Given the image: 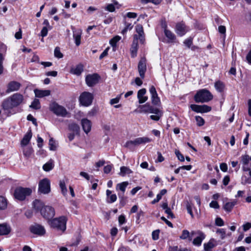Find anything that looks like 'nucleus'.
<instances>
[{
    "mask_svg": "<svg viewBox=\"0 0 251 251\" xmlns=\"http://www.w3.org/2000/svg\"><path fill=\"white\" fill-rule=\"evenodd\" d=\"M135 30L137 34H134L133 36V41L130 48L131 56L132 58L137 56L138 48V40H139L142 44H144L145 42V33L143 26L140 24L137 25L135 26Z\"/></svg>",
    "mask_w": 251,
    "mask_h": 251,
    "instance_id": "nucleus-1",
    "label": "nucleus"
},
{
    "mask_svg": "<svg viewBox=\"0 0 251 251\" xmlns=\"http://www.w3.org/2000/svg\"><path fill=\"white\" fill-rule=\"evenodd\" d=\"M24 100V97L20 93L14 94L5 99L2 103L4 110H9L20 105Z\"/></svg>",
    "mask_w": 251,
    "mask_h": 251,
    "instance_id": "nucleus-2",
    "label": "nucleus"
},
{
    "mask_svg": "<svg viewBox=\"0 0 251 251\" xmlns=\"http://www.w3.org/2000/svg\"><path fill=\"white\" fill-rule=\"evenodd\" d=\"M213 96L210 92L206 89H202L196 93L194 100L196 102H207L213 99Z\"/></svg>",
    "mask_w": 251,
    "mask_h": 251,
    "instance_id": "nucleus-3",
    "label": "nucleus"
},
{
    "mask_svg": "<svg viewBox=\"0 0 251 251\" xmlns=\"http://www.w3.org/2000/svg\"><path fill=\"white\" fill-rule=\"evenodd\" d=\"M67 219L65 216H61L59 218H54L49 220L50 226L58 230L64 231L66 229V223Z\"/></svg>",
    "mask_w": 251,
    "mask_h": 251,
    "instance_id": "nucleus-4",
    "label": "nucleus"
},
{
    "mask_svg": "<svg viewBox=\"0 0 251 251\" xmlns=\"http://www.w3.org/2000/svg\"><path fill=\"white\" fill-rule=\"evenodd\" d=\"M32 190L29 188L19 187L15 189L14 195L15 198L20 201L24 200L26 196H29Z\"/></svg>",
    "mask_w": 251,
    "mask_h": 251,
    "instance_id": "nucleus-5",
    "label": "nucleus"
},
{
    "mask_svg": "<svg viewBox=\"0 0 251 251\" xmlns=\"http://www.w3.org/2000/svg\"><path fill=\"white\" fill-rule=\"evenodd\" d=\"M50 111L58 116L65 117L68 114L66 109L64 106L59 105L55 102H53L50 104Z\"/></svg>",
    "mask_w": 251,
    "mask_h": 251,
    "instance_id": "nucleus-6",
    "label": "nucleus"
},
{
    "mask_svg": "<svg viewBox=\"0 0 251 251\" xmlns=\"http://www.w3.org/2000/svg\"><path fill=\"white\" fill-rule=\"evenodd\" d=\"M151 139L147 137H138L134 140L128 141L125 145V147L129 149H131L133 147L138 146L140 144L150 143Z\"/></svg>",
    "mask_w": 251,
    "mask_h": 251,
    "instance_id": "nucleus-7",
    "label": "nucleus"
},
{
    "mask_svg": "<svg viewBox=\"0 0 251 251\" xmlns=\"http://www.w3.org/2000/svg\"><path fill=\"white\" fill-rule=\"evenodd\" d=\"M50 192V180L45 178L39 182L38 192L40 194H48Z\"/></svg>",
    "mask_w": 251,
    "mask_h": 251,
    "instance_id": "nucleus-8",
    "label": "nucleus"
},
{
    "mask_svg": "<svg viewBox=\"0 0 251 251\" xmlns=\"http://www.w3.org/2000/svg\"><path fill=\"white\" fill-rule=\"evenodd\" d=\"M94 99L93 95L88 92H84L79 96L80 103L83 106H88L92 103Z\"/></svg>",
    "mask_w": 251,
    "mask_h": 251,
    "instance_id": "nucleus-9",
    "label": "nucleus"
},
{
    "mask_svg": "<svg viewBox=\"0 0 251 251\" xmlns=\"http://www.w3.org/2000/svg\"><path fill=\"white\" fill-rule=\"evenodd\" d=\"M100 78V76L96 73L88 75L85 77L86 83L89 87H93L98 83Z\"/></svg>",
    "mask_w": 251,
    "mask_h": 251,
    "instance_id": "nucleus-10",
    "label": "nucleus"
},
{
    "mask_svg": "<svg viewBox=\"0 0 251 251\" xmlns=\"http://www.w3.org/2000/svg\"><path fill=\"white\" fill-rule=\"evenodd\" d=\"M191 235L192 236L197 235V236L195 238L193 241V244L196 246H200L203 240H204L205 237V235L204 233L200 230H198L197 231H192L191 232Z\"/></svg>",
    "mask_w": 251,
    "mask_h": 251,
    "instance_id": "nucleus-11",
    "label": "nucleus"
},
{
    "mask_svg": "<svg viewBox=\"0 0 251 251\" xmlns=\"http://www.w3.org/2000/svg\"><path fill=\"white\" fill-rule=\"evenodd\" d=\"M41 214L44 218L50 220L54 216L55 211L52 207L50 206H46L41 210Z\"/></svg>",
    "mask_w": 251,
    "mask_h": 251,
    "instance_id": "nucleus-12",
    "label": "nucleus"
},
{
    "mask_svg": "<svg viewBox=\"0 0 251 251\" xmlns=\"http://www.w3.org/2000/svg\"><path fill=\"white\" fill-rule=\"evenodd\" d=\"M190 30L189 27L186 26L183 22L176 24V32L177 35L182 36Z\"/></svg>",
    "mask_w": 251,
    "mask_h": 251,
    "instance_id": "nucleus-13",
    "label": "nucleus"
},
{
    "mask_svg": "<svg viewBox=\"0 0 251 251\" xmlns=\"http://www.w3.org/2000/svg\"><path fill=\"white\" fill-rule=\"evenodd\" d=\"M138 70L142 78L145 77V74L147 70L146 59L145 57L141 58L138 65Z\"/></svg>",
    "mask_w": 251,
    "mask_h": 251,
    "instance_id": "nucleus-14",
    "label": "nucleus"
},
{
    "mask_svg": "<svg viewBox=\"0 0 251 251\" xmlns=\"http://www.w3.org/2000/svg\"><path fill=\"white\" fill-rule=\"evenodd\" d=\"M30 231L32 233L39 236H42L46 233L45 228L43 226L38 224L31 226L30 227Z\"/></svg>",
    "mask_w": 251,
    "mask_h": 251,
    "instance_id": "nucleus-15",
    "label": "nucleus"
},
{
    "mask_svg": "<svg viewBox=\"0 0 251 251\" xmlns=\"http://www.w3.org/2000/svg\"><path fill=\"white\" fill-rule=\"evenodd\" d=\"M72 29L73 32V37L75 40V44L76 46H78L81 43L82 30L80 29H76L73 26H72Z\"/></svg>",
    "mask_w": 251,
    "mask_h": 251,
    "instance_id": "nucleus-16",
    "label": "nucleus"
},
{
    "mask_svg": "<svg viewBox=\"0 0 251 251\" xmlns=\"http://www.w3.org/2000/svg\"><path fill=\"white\" fill-rule=\"evenodd\" d=\"M150 92L151 94V99L152 103L154 105H158L160 103V99L158 96L155 88L151 86L150 89Z\"/></svg>",
    "mask_w": 251,
    "mask_h": 251,
    "instance_id": "nucleus-17",
    "label": "nucleus"
},
{
    "mask_svg": "<svg viewBox=\"0 0 251 251\" xmlns=\"http://www.w3.org/2000/svg\"><path fill=\"white\" fill-rule=\"evenodd\" d=\"M81 125L85 133L88 134L91 131L92 123L89 120L86 118L82 119L81 121Z\"/></svg>",
    "mask_w": 251,
    "mask_h": 251,
    "instance_id": "nucleus-18",
    "label": "nucleus"
},
{
    "mask_svg": "<svg viewBox=\"0 0 251 251\" xmlns=\"http://www.w3.org/2000/svg\"><path fill=\"white\" fill-rule=\"evenodd\" d=\"M21 87V84L17 81H13L10 82L7 85L6 90L7 93L18 91Z\"/></svg>",
    "mask_w": 251,
    "mask_h": 251,
    "instance_id": "nucleus-19",
    "label": "nucleus"
},
{
    "mask_svg": "<svg viewBox=\"0 0 251 251\" xmlns=\"http://www.w3.org/2000/svg\"><path fill=\"white\" fill-rule=\"evenodd\" d=\"M11 231V228L9 225L6 223L0 224V235H7Z\"/></svg>",
    "mask_w": 251,
    "mask_h": 251,
    "instance_id": "nucleus-20",
    "label": "nucleus"
},
{
    "mask_svg": "<svg viewBox=\"0 0 251 251\" xmlns=\"http://www.w3.org/2000/svg\"><path fill=\"white\" fill-rule=\"evenodd\" d=\"M84 66L81 64H79L75 67H72L70 70V73L72 74L79 75L83 71Z\"/></svg>",
    "mask_w": 251,
    "mask_h": 251,
    "instance_id": "nucleus-21",
    "label": "nucleus"
},
{
    "mask_svg": "<svg viewBox=\"0 0 251 251\" xmlns=\"http://www.w3.org/2000/svg\"><path fill=\"white\" fill-rule=\"evenodd\" d=\"M146 93V90L145 88L139 90L137 94V98L139 100V103H143L146 102L148 100V97L144 96Z\"/></svg>",
    "mask_w": 251,
    "mask_h": 251,
    "instance_id": "nucleus-22",
    "label": "nucleus"
},
{
    "mask_svg": "<svg viewBox=\"0 0 251 251\" xmlns=\"http://www.w3.org/2000/svg\"><path fill=\"white\" fill-rule=\"evenodd\" d=\"M35 95L37 98H43L48 96L50 94V91L49 90H39L36 89L34 90Z\"/></svg>",
    "mask_w": 251,
    "mask_h": 251,
    "instance_id": "nucleus-23",
    "label": "nucleus"
},
{
    "mask_svg": "<svg viewBox=\"0 0 251 251\" xmlns=\"http://www.w3.org/2000/svg\"><path fill=\"white\" fill-rule=\"evenodd\" d=\"M164 32L165 36L167 38V42L168 43H173L175 42L176 40V36L171 30L168 29L165 30Z\"/></svg>",
    "mask_w": 251,
    "mask_h": 251,
    "instance_id": "nucleus-24",
    "label": "nucleus"
},
{
    "mask_svg": "<svg viewBox=\"0 0 251 251\" xmlns=\"http://www.w3.org/2000/svg\"><path fill=\"white\" fill-rule=\"evenodd\" d=\"M32 137V132L31 130L27 132L26 134L25 135L23 139L21 142V145L22 147L26 146L29 142Z\"/></svg>",
    "mask_w": 251,
    "mask_h": 251,
    "instance_id": "nucleus-25",
    "label": "nucleus"
},
{
    "mask_svg": "<svg viewBox=\"0 0 251 251\" xmlns=\"http://www.w3.org/2000/svg\"><path fill=\"white\" fill-rule=\"evenodd\" d=\"M33 205L34 209L38 211H40L41 213V210L45 206L44 203L39 200H35L33 202Z\"/></svg>",
    "mask_w": 251,
    "mask_h": 251,
    "instance_id": "nucleus-26",
    "label": "nucleus"
},
{
    "mask_svg": "<svg viewBox=\"0 0 251 251\" xmlns=\"http://www.w3.org/2000/svg\"><path fill=\"white\" fill-rule=\"evenodd\" d=\"M7 205L8 201L6 198L3 196H0V211L5 210Z\"/></svg>",
    "mask_w": 251,
    "mask_h": 251,
    "instance_id": "nucleus-27",
    "label": "nucleus"
},
{
    "mask_svg": "<svg viewBox=\"0 0 251 251\" xmlns=\"http://www.w3.org/2000/svg\"><path fill=\"white\" fill-rule=\"evenodd\" d=\"M54 167L53 161L50 159L48 162L45 164L43 166V170L46 172H49Z\"/></svg>",
    "mask_w": 251,
    "mask_h": 251,
    "instance_id": "nucleus-28",
    "label": "nucleus"
},
{
    "mask_svg": "<svg viewBox=\"0 0 251 251\" xmlns=\"http://www.w3.org/2000/svg\"><path fill=\"white\" fill-rule=\"evenodd\" d=\"M215 241L214 239H211L208 243H204L203 245L204 250L205 251H208L214 248L215 246Z\"/></svg>",
    "mask_w": 251,
    "mask_h": 251,
    "instance_id": "nucleus-29",
    "label": "nucleus"
},
{
    "mask_svg": "<svg viewBox=\"0 0 251 251\" xmlns=\"http://www.w3.org/2000/svg\"><path fill=\"white\" fill-rule=\"evenodd\" d=\"M140 112L143 113H150L151 108V105L149 103H147L145 104L140 105Z\"/></svg>",
    "mask_w": 251,
    "mask_h": 251,
    "instance_id": "nucleus-30",
    "label": "nucleus"
},
{
    "mask_svg": "<svg viewBox=\"0 0 251 251\" xmlns=\"http://www.w3.org/2000/svg\"><path fill=\"white\" fill-rule=\"evenodd\" d=\"M236 204V201H233L231 202H227L224 206V209L227 212H230L233 207Z\"/></svg>",
    "mask_w": 251,
    "mask_h": 251,
    "instance_id": "nucleus-31",
    "label": "nucleus"
},
{
    "mask_svg": "<svg viewBox=\"0 0 251 251\" xmlns=\"http://www.w3.org/2000/svg\"><path fill=\"white\" fill-rule=\"evenodd\" d=\"M132 173V171L127 167L122 166L120 168V172L119 175L121 176H124L126 174Z\"/></svg>",
    "mask_w": 251,
    "mask_h": 251,
    "instance_id": "nucleus-32",
    "label": "nucleus"
},
{
    "mask_svg": "<svg viewBox=\"0 0 251 251\" xmlns=\"http://www.w3.org/2000/svg\"><path fill=\"white\" fill-rule=\"evenodd\" d=\"M68 128L70 131H72L75 133H78L80 129L79 126L74 123L70 124Z\"/></svg>",
    "mask_w": 251,
    "mask_h": 251,
    "instance_id": "nucleus-33",
    "label": "nucleus"
},
{
    "mask_svg": "<svg viewBox=\"0 0 251 251\" xmlns=\"http://www.w3.org/2000/svg\"><path fill=\"white\" fill-rule=\"evenodd\" d=\"M128 185L127 181H124L120 183H118L116 186V189H119L124 194L126 191V188Z\"/></svg>",
    "mask_w": 251,
    "mask_h": 251,
    "instance_id": "nucleus-34",
    "label": "nucleus"
},
{
    "mask_svg": "<svg viewBox=\"0 0 251 251\" xmlns=\"http://www.w3.org/2000/svg\"><path fill=\"white\" fill-rule=\"evenodd\" d=\"M59 187L61 190V193L63 196H65L67 193V189L64 180H61L59 181Z\"/></svg>",
    "mask_w": 251,
    "mask_h": 251,
    "instance_id": "nucleus-35",
    "label": "nucleus"
},
{
    "mask_svg": "<svg viewBox=\"0 0 251 251\" xmlns=\"http://www.w3.org/2000/svg\"><path fill=\"white\" fill-rule=\"evenodd\" d=\"M214 86L215 89L219 92H222L225 88V85L223 82L221 81H217L215 83Z\"/></svg>",
    "mask_w": 251,
    "mask_h": 251,
    "instance_id": "nucleus-36",
    "label": "nucleus"
},
{
    "mask_svg": "<svg viewBox=\"0 0 251 251\" xmlns=\"http://www.w3.org/2000/svg\"><path fill=\"white\" fill-rule=\"evenodd\" d=\"M190 235H191V233H190L189 231L187 230H183L181 235L180 236V238L183 240L188 238L189 240H191L192 236L191 235L190 236Z\"/></svg>",
    "mask_w": 251,
    "mask_h": 251,
    "instance_id": "nucleus-37",
    "label": "nucleus"
},
{
    "mask_svg": "<svg viewBox=\"0 0 251 251\" xmlns=\"http://www.w3.org/2000/svg\"><path fill=\"white\" fill-rule=\"evenodd\" d=\"M24 155L26 157L30 156L33 152L32 148L29 147H23Z\"/></svg>",
    "mask_w": 251,
    "mask_h": 251,
    "instance_id": "nucleus-38",
    "label": "nucleus"
},
{
    "mask_svg": "<svg viewBox=\"0 0 251 251\" xmlns=\"http://www.w3.org/2000/svg\"><path fill=\"white\" fill-rule=\"evenodd\" d=\"M30 107L35 109H40L41 106L39 100L37 99H34L30 105Z\"/></svg>",
    "mask_w": 251,
    "mask_h": 251,
    "instance_id": "nucleus-39",
    "label": "nucleus"
},
{
    "mask_svg": "<svg viewBox=\"0 0 251 251\" xmlns=\"http://www.w3.org/2000/svg\"><path fill=\"white\" fill-rule=\"evenodd\" d=\"M121 39V37L119 36H115L113 38H112L110 41V44L112 47H115L116 46L117 43L120 41Z\"/></svg>",
    "mask_w": 251,
    "mask_h": 251,
    "instance_id": "nucleus-40",
    "label": "nucleus"
},
{
    "mask_svg": "<svg viewBox=\"0 0 251 251\" xmlns=\"http://www.w3.org/2000/svg\"><path fill=\"white\" fill-rule=\"evenodd\" d=\"M162 0H141V2L143 4H146L148 3L151 2L155 5L160 4Z\"/></svg>",
    "mask_w": 251,
    "mask_h": 251,
    "instance_id": "nucleus-41",
    "label": "nucleus"
},
{
    "mask_svg": "<svg viewBox=\"0 0 251 251\" xmlns=\"http://www.w3.org/2000/svg\"><path fill=\"white\" fill-rule=\"evenodd\" d=\"M250 161V157L248 155H244L241 156V161L243 165H248Z\"/></svg>",
    "mask_w": 251,
    "mask_h": 251,
    "instance_id": "nucleus-42",
    "label": "nucleus"
},
{
    "mask_svg": "<svg viewBox=\"0 0 251 251\" xmlns=\"http://www.w3.org/2000/svg\"><path fill=\"white\" fill-rule=\"evenodd\" d=\"M196 121L197 122V125L199 126H202L204 124V119L199 116H197L195 117Z\"/></svg>",
    "mask_w": 251,
    "mask_h": 251,
    "instance_id": "nucleus-43",
    "label": "nucleus"
},
{
    "mask_svg": "<svg viewBox=\"0 0 251 251\" xmlns=\"http://www.w3.org/2000/svg\"><path fill=\"white\" fill-rule=\"evenodd\" d=\"M216 233L220 236V237L222 239H223L226 237V230L223 228L217 229L216 231Z\"/></svg>",
    "mask_w": 251,
    "mask_h": 251,
    "instance_id": "nucleus-44",
    "label": "nucleus"
},
{
    "mask_svg": "<svg viewBox=\"0 0 251 251\" xmlns=\"http://www.w3.org/2000/svg\"><path fill=\"white\" fill-rule=\"evenodd\" d=\"M54 54L55 57L58 58H61L63 57V55L61 52L60 48L59 47H56L54 49Z\"/></svg>",
    "mask_w": 251,
    "mask_h": 251,
    "instance_id": "nucleus-45",
    "label": "nucleus"
},
{
    "mask_svg": "<svg viewBox=\"0 0 251 251\" xmlns=\"http://www.w3.org/2000/svg\"><path fill=\"white\" fill-rule=\"evenodd\" d=\"M49 146L50 149L51 151H55L56 149V146H55V141L53 140V138H50L49 140Z\"/></svg>",
    "mask_w": 251,
    "mask_h": 251,
    "instance_id": "nucleus-46",
    "label": "nucleus"
},
{
    "mask_svg": "<svg viewBox=\"0 0 251 251\" xmlns=\"http://www.w3.org/2000/svg\"><path fill=\"white\" fill-rule=\"evenodd\" d=\"M211 107L206 105H201V113H206L210 111Z\"/></svg>",
    "mask_w": 251,
    "mask_h": 251,
    "instance_id": "nucleus-47",
    "label": "nucleus"
},
{
    "mask_svg": "<svg viewBox=\"0 0 251 251\" xmlns=\"http://www.w3.org/2000/svg\"><path fill=\"white\" fill-rule=\"evenodd\" d=\"M125 27L122 30V33L123 34H125L126 33L128 30H130L132 29L133 25L129 23H125Z\"/></svg>",
    "mask_w": 251,
    "mask_h": 251,
    "instance_id": "nucleus-48",
    "label": "nucleus"
},
{
    "mask_svg": "<svg viewBox=\"0 0 251 251\" xmlns=\"http://www.w3.org/2000/svg\"><path fill=\"white\" fill-rule=\"evenodd\" d=\"M190 107L193 111L197 113H201V105L191 104Z\"/></svg>",
    "mask_w": 251,
    "mask_h": 251,
    "instance_id": "nucleus-49",
    "label": "nucleus"
},
{
    "mask_svg": "<svg viewBox=\"0 0 251 251\" xmlns=\"http://www.w3.org/2000/svg\"><path fill=\"white\" fill-rule=\"evenodd\" d=\"M184 44L188 48H190L191 46L193 43V38L189 37L185 39L183 42Z\"/></svg>",
    "mask_w": 251,
    "mask_h": 251,
    "instance_id": "nucleus-50",
    "label": "nucleus"
},
{
    "mask_svg": "<svg viewBox=\"0 0 251 251\" xmlns=\"http://www.w3.org/2000/svg\"><path fill=\"white\" fill-rule=\"evenodd\" d=\"M117 200V196L115 194H112L109 197H108L107 201L108 203H113L115 202Z\"/></svg>",
    "mask_w": 251,
    "mask_h": 251,
    "instance_id": "nucleus-51",
    "label": "nucleus"
},
{
    "mask_svg": "<svg viewBox=\"0 0 251 251\" xmlns=\"http://www.w3.org/2000/svg\"><path fill=\"white\" fill-rule=\"evenodd\" d=\"M175 154L179 160H180L181 162L184 161L185 158L184 156L179 151L176 150Z\"/></svg>",
    "mask_w": 251,
    "mask_h": 251,
    "instance_id": "nucleus-52",
    "label": "nucleus"
},
{
    "mask_svg": "<svg viewBox=\"0 0 251 251\" xmlns=\"http://www.w3.org/2000/svg\"><path fill=\"white\" fill-rule=\"evenodd\" d=\"M4 57L2 53H0V75L3 73V66L2 65Z\"/></svg>",
    "mask_w": 251,
    "mask_h": 251,
    "instance_id": "nucleus-53",
    "label": "nucleus"
},
{
    "mask_svg": "<svg viewBox=\"0 0 251 251\" xmlns=\"http://www.w3.org/2000/svg\"><path fill=\"white\" fill-rule=\"evenodd\" d=\"M159 232H160L159 230L157 229V230H154L152 232V238L153 240H156L158 239Z\"/></svg>",
    "mask_w": 251,
    "mask_h": 251,
    "instance_id": "nucleus-54",
    "label": "nucleus"
},
{
    "mask_svg": "<svg viewBox=\"0 0 251 251\" xmlns=\"http://www.w3.org/2000/svg\"><path fill=\"white\" fill-rule=\"evenodd\" d=\"M165 212L168 214V218H172V219H174L175 218L174 215L173 214V213H172V212L171 211V209L169 207L168 208L166 209L165 210Z\"/></svg>",
    "mask_w": 251,
    "mask_h": 251,
    "instance_id": "nucleus-55",
    "label": "nucleus"
},
{
    "mask_svg": "<svg viewBox=\"0 0 251 251\" xmlns=\"http://www.w3.org/2000/svg\"><path fill=\"white\" fill-rule=\"evenodd\" d=\"M215 224L218 226H223L224 225V221L220 217H218L215 220Z\"/></svg>",
    "mask_w": 251,
    "mask_h": 251,
    "instance_id": "nucleus-56",
    "label": "nucleus"
},
{
    "mask_svg": "<svg viewBox=\"0 0 251 251\" xmlns=\"http://www.w3.org/2000/svg\"><path fill=\"white\" fill-rule=\"evenodd\" d=\"M186 208H187L188 213L193 218L194 217V215H193V212H192V208L191 204L188 202L186 204Z\"/></svg>",
    "mask_w": 251,
    "mask_h": 251,
    "instance_id": "nucleus-57",
    "label": "nucleus"
},
{
    "mask_svg": "<svg viewBox=\"0 0 251 251\" xmlns=\"http://www.w3.org/2000/svg\"><path fill=\"white\" fill-rule=\"evenodd\" d=\"M105 9V10H106L110 12H114L115 10V6L113 4H108L106 6Z\"/></svg>",
    "mask_w": 251,
    "mask_h": 251,
    "instance_id": "nucleus-58",
    "label": "nucleus"
},
{
    "mask_svg": "<svg viewBox=\"0 0 251 251\" xmlns=\"http://www.w3.org/2000/svg\"><path fill=\"white\" fill-rule=\"evenodd\" d=\"M150 113H153L155 114H159V115H160V114H162L161 111L159 109H158L157 108H154L152 106H151V108L150 110Z\"/></svg>",
    "mask_w": 251,
    "mask_h": 251,
    "instance_id": "nucleus-59",
    "label": "nucleus"
},
{
    "mask_svg": "<svg viewBox=\"0 0 251 251\" xmlns=\"http://www.w3.org/2000/svg\"><path fill=\"white\" fill-rule=\"evenodd\" d=\"M210 207L211 208L218 209L219 208V205L217 201H213L209 204Z\"/></svg>",
    "mask_w": 251,
    "mask_h": 251,
    "instance_id": "nucleus-60",
    "label": "nucleus"
},
{
    "mask_svg": "<svg viewBox=\"0 0 251 251\" xmlns=\"http://www.w3.org/2000/svg\"><path fill=\"white\" fill-rule=\"evenodd\" d=\"M243 229L244 231H246L251 228V223L248 222L243 225Z\"/></svg>",
    "mask_w": 251,
    "mask_h": 251,
    "instance_id": "nucleus-61",
    "label": "nucleus"
},
{
    "mask_svg": "<svg viewBox=\"0 0 251 251\" xmlns=\"http://www.w3.org/2000/svg\"><path fill=\"white\" fill-rule=\"evenodd\" d=\"M27 119L28 121H31L32 122L33 124L36 126H37V123L36 122V119L34 118L31 115L29 114L27 117Z\"/></svg>",
    "mask_w": 251,
    "mask_h": 251,
    "instance_id": "nucleus-62",
    "label": "nucleus"
},
{
    "mask_svg": "<svg viewBox=\"0 0 251 251\" xmlns=\"http://www.w3.org/2000/svg\"><path fill=\"white\" fill-rule=\"evenodd\" d=\"M48 32V28L46 26H44L43 27L41 31V36L43 37H45L47 35Z\"/></svg>",
    "mask_w": 251,
    "mask_h": 251,
    "instance_id": "nucleus-63",
    "label": "nucleus"
},
{
    "mask_svg": "<svg viewBox=\"0 0 251 251\" xmlns=\"http://www.w3.org/2000/svg\"><path fill=\"white\" fill-rule=\"evenodd\" d=\"M230 181V178L228 176H225L223 179V183L225 186H226Z\"/></svg>",
    "mask_w": 251,
    "mask_h": 251,
    "instance_id": "nucleus-64",
    "label": "nucleus"
}]
</instances>
